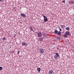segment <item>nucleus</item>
I'll return each mask as SVG.
<instances>
[{"label": "nucleus", "instance_id": "1", "mask_svg": "<svg viewBox=\"0 0 74 74\" xmlns=\"http://www.w3.org/2000/svg\"><path fill=\"white\" fill-rule=\"evenodd\" d=\"M59 57V55L58 53H55V55L54 56V58L56 60H58V58Z\"/></svg>", "mask_w": 74, "mask_h": 74}, {"label": "nucleus", "instance_id": "2", "mask_svg": "<svg viewBox=\"0 0 74 74\" xmlns=\"http://www.w3.org/2000/svg\"><path fill=\"white\" fill-rule=\"evenodd\" d=\"M42 16L44 17V21L45 22H47L48 21V18H47V17L46 16H45L42 15Z\"/></svg>", "mask_w": 74, "mask_h": 74}, {"label": "nucleus", "instance_id": "3", "mask_svg": "<svg viewBox=\"0 0 74 74\" xmlns=\"http://www.w3.org/2000/svg\"><path fill=\"white\" fill-rule=\"evenodd\" d=\"M39 51L41 53H44V50L42 49H39Z\"/></svg>", "mask_w": 74, "mask_h": 74}, {"label": "nucleus", "instance_id": "4", "mask_svg": "<svg viewBox=\"0 0 74 74\" xmlns=\"http://www.w3.org/2000/svg\"><path fill=\"white\" fill-rule=\"evenodd\" d=\"M21 16L22 17H23L24 18H26V15L25 14L23 13H21Z\"/></svg>", "mask_w": 74, "mask_h": 74}, {"label": "nucleus", "instance_id": "5", "mask_svg": "<svg viewBox=\"0 0 74 74\" xmlns=\"http://www.w3.org/2000/svg\"><path fill=\"white\" fill-rule=\"evenodd\" d=\"M42 36V34L41 33H38V37H41Z\"/></svg>", "mask_w": 74, "mask_h": 74}, {"label": "nucleus", "instance_id": "6", "mask_svg": "<svg viewBox=\"0 0 74 74\" xmlns=\"http://www.w3.org/2000/svg\"><path fill=\"white\" fill-rule=\"evenodd\" d=\"M43 39H44V38H43L40 37L39 38V41H40V42H41L42 41H43Z\"/></svg>", "mask_w": 74, "mask_h": 74}, {"label": "nucleus", "instance_id": "7", "mask_svg": "<svg viewBox=\"0 0 74 74\" xmlns=\"http://www.w3.org/2000/svg\"><path fill=\"white\" fill-rule=\"evenodd\" d=\"M37 71H38V73H40V71H41V68H38L37 69Z\"/></svg>", "mask_w": 74, "mask_h": 74}, {"label": "nucleus", "instance_id": "8", "mask_svg": "<svg viewBox=\"0 0 74 74\" xmlns=\"http://www.w3.org/2000/svg\"><path fill=\"white\" fill-rule=\"evenodd\" d=\"M22 45H25V46H27V43L25 42H23L22 43Z\"/></svg>", "mask_w": 74, "mask_h": 74}, {"label": "nucleus", "instance_id": "9", "mask_svg": "<svg viewBox=\"0 0 74 74\" xmlns=\"http://www.w3.org/2000/svg\"><path fill=\"white\" fill-rule=\"evenodd\" d=\"M52 73H53V71L52 70H51V71H49V74H52Z\"/></svg>", "mask_w": 74, "mask_h": 74}, {"label": "nucleus", "instance_id": "10", "mask_svg": "<svg viewBox=\"0 0 74 74\" xmlns=\"http://www.w3.org/2000/svg\"><path fill=\"white\" fill-rule=\"evenodd\" d=\"M69 33H70V32H69L68 31H67L65 33V34H66L67 36V35H69Z\"/></svg>", "mask_w": 74, "mask_h": 74}, {"label": "nucleus", "instance_id": "11", "mask_svg": "<svg viewBox=\"0 0 74 74\" xmlns=\"http://www.w3.org/2000/svg\"><path fill=\"white\" fill-rule=\"evenodd\" d=\"M58 34V35L59 36H61V34H62V33H61V32H60V31H59L58 32V33L57 34Z\"/></svg>", "mask_w": 74, "mask_h": 74}, {"label": "nucleus", "instance_id": "12", "mask_svg": "<svg viewBox=\"0 0 74 74\" xmlns=\"http://www.w3.org/2000/svg\"><path fill=\"white\" fill-rule=\"evenodd\" d=\"M42 35H43V36H47V34H45L43 32H42Z\"/></svg>", "mask_w": 74, "mask_h": 74}, {"label": "nucleus", "instance_id": "13", "mask_svg": "<svg viewBox=\"0 0 74 74\" xmlns=\"http://www.w3.org/2000/svg\"><path fill=\"white\" fill-rule=\"evenodd\" d=\"M29 29H30L31 31H33V28L32 27H29Z\"/></svg>", "mask_w": 74, "mask_h": 74}, {"label": "nucleus", "instance_id": "14", "mask_svg": "<svg viewBox=\"0 0 74 74\" xmlns=\"http://www.w3.org/2000/svg\"><path fill=\"white\" fill-rule=\"evenodd\" d=\"M66 30H70V28L69 27H66Z\"/></svg>", "mask_w": 74, "mask_h": 74}, {"label": "nucleus", "instance_id": "15", "mask_svg": "<svg viewBox=\"0 0 74 74\" xmlns=\"http://www.w3.org/2000/svg\"><path fill=\"white\" fill-rule=\"evenodd\" d=\"M64 36L65 38H67V35L66 34H65L64 35Z\"/></svg>", "mask_w": 74, "mask_h": 74}, {"label": "nucleus", "instance_id": "16", "mask_svg": "<svg viewBox=\"0 0 74 74\" xmlns=\"http://www.w3.org/2000/svg\"><path fill=\"white\" fill-rule=\"evenodd\" d=\"M55 33L56 34H58V31L57 30H56L55 31Z\"/></svg>", "mask_w": 74, "mask_h": 74}, {"label": "nucleus", "instance_id": "17", "mask_svg": "<svg viewBox=\"0 0 74 74\" xmlns=\"http://www.w3.org/2000/svg\"><path fill=\"white\" fill-rule=\"evenodd\" d=\"M70 3L72 4H73V3H74V1H70Z\"/></svg>", "mask_w": 74, "mask_h": 74}, {"label": "nucleus", "instance_id": "18", "mask_svg": "<svg viewBox=\"0 0 74 74\" xmlns=\"http://www.w3.org/2000/svg\"><path fill=\"white\" fill-rule=\"evenodd\" d=\"M58 28L59 29V30L60 31H62V29H61V28H60V27H58Z\"/></svg>", "mask_w": 74, "mask_h": 74}, {"label": "nucleus", "instance_id": "19", "mask_svg": "<svg viewBox=\"0 0 74 74\" xmlns=\"http://www.w3.org/2000/svg\"><path fill=\"white\" fill-rule=\"evenodd\" d=\"M3 70V67L1 66L0 67V70Z\"/></svg>", "mask_w": 74, "mask_h": 74}, {"label": "nucleus", "instance_id": "20", "mask_svg": "<svg viewBox=\"0 0 74 74\" xmlns=\"http://www.w3.org/2000/svg\"><path fill=\"white\" fill-rule=\"evenodd\" d=\"M56 38L57 39H58V40H59V37H58V36H56Z\"/></svg>", "mask_w": 74, "mask_h": 74}, {"label": "nucleus", "instance_id": "21", "mask_svg": "<svg viewBox=\"0 0 74 74\" xmlns=\"http://www.w3.org/2000/svg\"><path fill=\"white\" fill-rule=\"evenodd\" d=\"M3 40V41L5 40H6V39L5 38H3V39H2Z\"/></svg>", "mask_w": 74, "mask_h": 74}, {"label": "nucleus", "instance_id": "22", "mask_svg": "<svg viewBox=\"0 0 74 74\" xmlns=\"http://www.w3.org/2000/svg\"><path fill=\"white\" fill-rule=\"evenodd\" d=\"M0 1H1V2H3V1H4V0H0Z\"/></svg>", "mask_w": 74, "mask_h": 74}, {"label": "nucleus", "instance_id": "23", "mask_svg": "<svg viewBox=\"0 0 74 74\" xmlns=\"http://www.w3.org/2000/svg\"><path fill=\"white\" fill-rule=\"evenodd\" d=\"M14 53V51H11V53Z\"/></svg>", "mask_w": 74, "mask_h": 74}, {"label": "nucleus", "instance_id": "24", "mask_svg": "<svg viewBox=\"0 0 74 74\" xmlns=\"http://www.w3.org/2000/svg\"><path fill=\"white\" fill-rule=\"evenodd\" d=\"M61 26L62 28V27H64V25H61Z\"/></svg>", "mask_w": 74, "mask_h": 74}, {"label": "nucleus", "instance_id": "25", "mask_svg": "<svg viewBox=\"0 0 74 74\" xmlns=\"http://www.w3.org/2000/svg\"><path fill=\"white\" fill-rule=\"evenodd\" d=\"M62 2L65 3V0L62 1Z\"/></svg>", "mask_w": 74, "mask_h": 74}, {"label": "nucleus", "instance_id": "26", "mask_svg": "<svg viewBox=\"0 0 74 74\" xmlns=\"http://www.w3.org/2000/svg\"><path fill=\"white\" fill-rule=\"evenodd\" d=\"M59 40H60V39H62V38H61V37H59Z\"/></svg>", "mask_w": 74, "mask_h": 74}, {"label": "nucleus", "instance_id": "27", "mask_svg": "<svg viewBox=\"0 0 74 74\" xmlns=\"http://www.w3.org/2000/svg\"><path fill=\"white\" fill-rule=\"evenodd\" d=\"M20 52V51H18V54H19V53Z\"/></svg>", "mask_w": 74, "mask_h": 74}, {"label": "nucleus", "instance_id": "28", "mask_svg": "<svg viewBox=\"0 0 74 74\" xmlns=\"http://www.w3.org/2000/svg\"><path fill=\"white\" fill-rule=\"evenodd\" d=\"M57 49H59V47H57Z\"/></svg>", "mask_w": 74, "mask_h": 74}, {"label": "nucleus", "instance_id": "29", "mask_svg": "<svg viewBox=\"0 0 74 74\" xmlns=\"http://www.w3.org/2000/svg\"><path fill=\"white\" fill-rule=\"evenodd\" d=\"M69 36H71V34H69Z\"/></svg>", "mask_w": 74, "mask_h": 74}, {"label": "nucleus", "instance_id": "30", "mask_svg": "<svg viewBox=\"0 0 74 74\" xmlns=\"http://www.w3.org/2000/svg\"><path fill=\"white\" fill-rule=\"evenodd\" d=\"M19 34H20V33L19 32H18Z\"/></svg>", "mask_w": 74, "mask_h": 74}]
</instances>
